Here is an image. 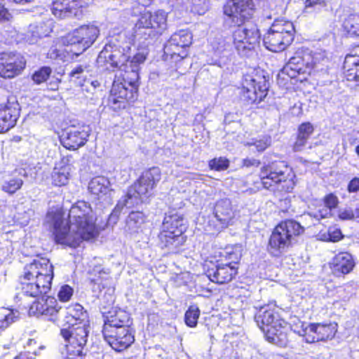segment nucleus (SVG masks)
Listing matches in <instances>:
<instances>
[{
	"instance_id": "52",
	"label": "nucleus",
	"mask_w": 359,
	"mask_h": 359,
	"mask_svg": "<svg viewBox=\"0 0 359 359\" xmlns=\"http://www.w3.org/2000/svg\"><path fill=\"white\" fill-rule=\"evenodd\" d=\"M348 191L350 193H355L359 191V177L353 178L348 185Z\"/></svg>"
},
{
	"instance_id": "22",
	"label": "nucleus",
	"mask_w": 359,
	"mask_h": 359,
	"mask_svg": "<svg viewBox=\"0 0 359 359\" xmlns=\"http://www.w3.org/2000/svg\"><path fill=\"white\" fill-rule=\"evenodd\" d=\"M213 267L206 271V274L210 280L218 284H224L230 282L238 273V269L223 262L212 264Z\"/></svg>"
},
{
	"instance_id": "61",
	"label": "nucleus",
	"mask_w": 359,
	"mask_h": 359,
	"mask_svg": "<svg viewBox=\"0 0 359 359\" xmlns=\"http://www.w3.org/2000/svg\"><path fill=\"white\" fill-rule=\"evenodd\" d=\"M32 0H14L15 2L16 3H28V2H30L32 1Z\"/></svg>"
},
{
	"instance_id": "58",
	"label": "nucleus",
	"mask_w": 359,
	"mask_h": 359,
	"mask_svg": "<svg viewBox=\"0 0 359 359\" xmlns=\"http://www.w3.org/2000/svg\"><path fill=\"white\" fill-rule=\"evenodd\" d=\"M304 332L305 333V340L306 339V338L311 339L312 337L315 335L313 332H311L309 331V325L306 328L305 330H304Z\"/></svg>"
},
{
	"instance_id": "2",
	"label": "nucleus",
	"mask_w": 359,
	"mask_h": 359,
	"mask_svg": "<svg viewBox=\"0 0 359 359\" xmlns=\"http://www.w3.org/2000/svg\"><path fill=\"white\" fill-rule=\"evenodd\" d=\"M253 11L252 0H231L224 6V14L238 25L233 32V43L238 53L243 56L250 55L259 45L261 38L255 24H243L252 17Z\"/></svg>"
},
{
	"instance_id": "45",
	"label": "nucleus",
	"mask_w": 359,
	"mask_h": 359,
	"mask_svg": "<svg viewBox=\"0 0 359 359\" xmlns=\"http://www.w3.org/2000/svg\"><path fill=\"white\" fill-rule=\"evenodd\" d=\"M170 53H164L166 57L170 56V59L175 62H180L187 55V51L186 49H175L171 48Z\"/></svg>"
},
{
	"instance_id": "27",
	"label": "nucleus",
	"mask_w": 359,
	"mask_h": 359,
	"mask_svg": "<svg viewBox=\"0 0 359 359\" xmlns=\"http://www.w3.org/2000/svg\"><path fill=\"white\" fill-rule=\"evenodd\" d=\"M192 43V35L188 30L182 29L174 33L164 46V53H170L171 48L186 49Z\"/></svg>"
},
{
	"instance_id": "60",
	"label": "nucleus",
	"mask_w": 359,
	"mask_h": 359,
	"mask_svg": "<svg viewBox=\"0 0 359 359\" xmlns=\"http://www.w3.org/2000/svg\"><path fill=\"white\" fill-rule=\"evenodd\" d=\"M15 359H29V358L25 353H20L19 355L16 356Z\"/></svg>"
},
{
	"instance_id": "12",
	"label": "nucleus",
	"mask_w": 359,
	"mask_h": 359,
	"mask_svg": "<svg viewBox=\"0 0 359 359\" xmlns=\"http://www.w3.org/2000/svg\"><path fill=\"white\" fill-rule=\"evenodd\" d=\"M167 14L163 11H158L154 13H144L135 25L137 36L146 34L154 36L165 29L167 26Z\"/></svg>"
},
{
	"instance_id": "8",
	"label": "nucleus",
	"mask_w": 359,
	"mask_h": 359,
	"mask_svg": "<svg viewBox=\"0 0 359 359\" xmlns=\"http://www.w3.org/2000/svg\"><path fill=\"white\" fill-rule=\"evenodd\" d=\"M304 231V227L294 220L282 222L276 226L269 238L268 251L273 256H279L296 242V238Z\"/></svg>"
},
{
	"instance_id": "36",
	"label": "nucleus",
	"mask_w": 359,
	"mask_h": 359,
	"mask_svg": "<svg viewBox=\"0 0 359 359\" xmlns=\"http://www.w3.org/2000/svg\"><path fill=\"white\" fill-rule=\"evenodd\" d=\"M344 27L351 35L359 36V14L350 15L344 22Z\"/></svg>"
},
{
	"instance_id": "41",
	"label": "nucleus",
	"mask_w": 359,
	"mask_h": 359,
	"mask_svg": "<svg viewBox=\"0 0 359 359\" xmlns=\"http://www.w3.org/2000/svg\"><path fill=\"white\" fill-rule=\"evenodd\" d=\"M93 271L95 273L97 272L100 274V276L97 278H93L90 279L92 290L93 292L94 293V296L99 297V294L101 293L102 290L104 287L102 285V280L104 279V278L102 277L101 275L103 274L107 276V273L102 271V270H101L100 267L97 269H93Z\"/></svg>"
},
{
	"instance_id": "54",
	"label": "nucleus",
	"mask_w": 359,
	"mask_h": 359,
	"mask_svg": "<svg viewBox=\"0 0 359 359\" xmlns=\"http://www.w3.org/2000/svg\"><path fill=\"white\" fill-rule=\"evenodd\" d=\"M83 351L72 352L67 351V356L65 359H83Z\"/></svg>"
},
{
	"instance_id": "18",
	"label": "nucleus",
	"mask_w": 359,
	"mask_h": 359,
	"mask_svg": "<svg viewBox=\"0 0 359 359\" xmlns=\"http://www.w3.org/2000/svg\"><path fill=\"white\" fill-rule=\"evenodd\" d=\"M26 61L19 53H0V76L6 79L13 78L21 73L25 67Z\"/></svg>"
},
{
	"instance_id": "39",
	"label": "nucleus",
	"mask_w": 359,
	"mask_h": 359,
	"mask_svg": "<svg viewBox=\"0 0 359 359\" xmlns=\"http://www.w3.org/2000/svg\"><path fill=\"white\" fill-rule=\"evenodd\" d=\"M22 184L23 180L22 179L11 178L4 182L1 189L9 194H13L22 187Z\"/></svg>"
},
{
	"instance_id": "30",
	"label": "nucleus",
	"mask_w": 359,
	"mask_h": 359,
	"mask_svg": "<svg viewBox=\"0 0 359 359\" xmlns=\"http://www.w3.org/2000/svg\"><path fill=\"white\" fill-rule=\"evenodd\" d=\"M160 245L162 248H168L170 250H175L182 245L184 241L183 235L174 233L173 231H167L162 229L158 235Z\"/></svg>"
},
{
	"instance_id": "19",
	"label": "nucleus",
	"mask_w": 359,
	"mask_h": 359,
	"mask_svg": "<svg viewBox=\"0 0 359 359\" xmlns=\"http://www.w3.org/2000/svg\"><path fill=\"white\" fill-rule=\"evenodd\" d=\"M86 2L83 0H54L52 4V13L59 19L74 17L80 18L83 15V8Z\"/></svg>"
},
{
	"instance_id": "28",
	"label": "nucleus",
	"mask_w": 359,
	"mask_h": 359,
	"mask_svg": "<svg viewBox=\"0 0 359 359\" xmlns=\"http://www.w3.org/2000/svg\"><path fill=\"white\" fill-rule=\"evenodd\" d=\"M130 318L127 312L121 309L109 311L105 316L102 330L121 327H129Z\"/></svg>"
},
{
	"instance_id": "56",
	"label": "nucleus",
	"mask_w": 359,
	"mask_h": 359,
	"mask_svg": "<svg viewBox=\"0 0 359 359\" xmlns=\"http://www.w3.org/2000/svg\"><path fill=\"white\" fill-rule=\"evenodd\" d=\"M260 164L259 161L255 158H246L243 160V165L245 167L255 166L258 167Z\"/></svg>"
},
{
	"instance_id": "62",
	"label": "nucleus",
	"mask_w": 359,
	"mask_h": 359,
	"mask_svg": "<svg viewBox=\"0 0 359 359\" xmlns=\"http://www.w3.org/2000/svg\"><path fill=\"white\" fill-rule=\"evenodd\" d=\"M355 151L358 156L359 157V144L355 147Z\"/></svg>"
},
{
	"instance_id": "15",
	"label": "nucleus",
	"mask_w": 359,
	"mask_h": 359,
	"mask_svg": "<svg viewBox=\"0 0 359 359\" xmlns=\"http://www.w3.org/2000/svg\"><path fill=\"white\" fill-rule=\"evenodd\" d=\"M242 97L248 104L261 102L267 95L269 83L264 76L247 75L242 83Z\"/></svg>"
},
{
	"instance_id": "5",
	"label": "nucleus",
	"mask_w": 359,
	"mask_h": 359,
	"mask_svg": "<svg viewBox=\"0 0 359 359\" xmlns=\"http://www.w3.org/2000/svg\"><path fill=\"white\" fill-rule=\"evenodd\" d=\"M161 180V171L158 168H151L144 171L128 190L127 194L120 199L109 219H116L124 207L132 208L144 203L152 194V191Z\"/></svg>"
},
{
	"instance_id": "55",
	"label": "nucleus",
	"mask_w": 359,
	"mask_h": 359,
	"mask_svg": "<svg viewBox=\"0 0 359 359\" xmlns=\"http://www.w3.org/2000/svg\"><path fill=\"white\" fill-rule=\"evenodd\" d=\"M11 18V14L6 8L0 4V21H8Z\"/></svg>"
},
{
	"instance_id": "53",
	"label": "nucleus",
	"mask_w": 359,
	"mask_h": 359,
	"mask_svg": "<svg viewBox=\"0 0 359 359\" xmlns=\"http://www.w3.org/2000/svg\"><path fill=\"white\" fill-rule=\"evenodd\" d=\"M331 215V210L327 208L319 210L318 212L314 215L318 219L329 217Z\"/></svg>"
},
{
	"instance_id": "34",
	"label": "nucleus",
	"mask_w": 359,
	"mask_h": 359,
	"mask_svg": "<svg viewBox=\"0 0 359 359\" xmlns=\"http://www.w3.org/2000/svg\"><path fill=\"white\" fill-rule=\"evenodd\" d=\"M92 71V65L90 63L77 65L69 73L72 81L78 83L81 79L86 77Z\"/></svg>"
},
{
	"instance_id": "11",
	"label": "nucleus",
	"mask_w": 359,
	"mask_h": 359,
	"mask_svg": "<svg viewBox=\"0 0 359 359\" xmlns=\"http://www.w3.org/2000/svg\"><path fill=\"white\" fill-rule=\"evenodd\" d=\"M320 53H313L306 51H298L292 57L283 69V73L290 78H295L297 75L310 74L311 70L317 62H319Z\"/></svg>"
},
{
	"instance_id": "17",
	"label": "nucleus",
	"mask_w": 359,
	"mask_h": 359,
	"mask_svg": "<svg viewBox=\"0 0 359 359\" xmlns=\"http://www.w3.org/2000/svg\"><path fill=\"white\" fill-rule=\"evenodd\" d=\"M102 333L106 341L117 352L128 348L135 340L128 327L110 328L102 330Z\"/></svg>"
},
{
	"instance_id": "37",
	"label": "nucleus",
	"mask_w": 359,
	"mask_h": 359,
	"mask_svg": "<svg viewBox=\"0 0 359 359\" xmlns=\"http://www.w3.org/2000/svg\"><path fill=\"white\" fill-rule=\"evenodd\" d=\"M223 255L224 259L221 262L226 263V264L235 266L238 269V264L241 258V253L239 250L236 249L235 250H226Z\"/></svg>"
},
{
	"instance_id": "24",
	"label": "nucleus",
	"mask_w": 359,
	"mask_h": 359,
	"mask_svg": "<svg viewBox=\"0 0 359 359\" xmlns=\"http://www.w3.org/2000/svg\"><path fill=\"white\" fill-rule=\"evenodd\" d=\"M355 266L352 255L346 252L335 255L332 264V270L337 276L349 273Z\"/></svg>"
},
{
	"instance_id": "42",
	"label": "nucleus",
	"mask_w": 359,
	"mask_h": 359,
	"mask_svg": "<svg viewBox=\"0 0 359 359\" xmlns=\"http://www.w3.org/2000/svg\"><path fill=\"white\" fill-rule=\"evenodd\" d=\"M51 72L50 67H43L33 74L32 79L36 83L40 84L48 79Z\"/></svg>"
},
{
	"instance_id": "50",
	"label": "nucleus",
	"mask_w": 359,
	"mask_h": 359,
	"mask_svg": "<svg viewBox=\"0 0 359 359\" xmlns=\"http://www.w3.org/2000/svg\"><path fill=\"white\" fill-rule=\"evenodd\" d=\"M172 6L176 7L184 8L186 10L191 8L193 4H194V0H171Z\"/></svg>"
},
{
	"instance_id": "29",
	"label": "nucleus",
	"mask_w": 359,
	"mask_h": 359,
	"mask_svg": "<svg viewBox=\"0 0 359 359\" xmlns=\"http://www.w3.org/2000/svg\"><path fill=\"white\" fill-rule=\"evenodd\" d=\"M309 331L315 335L311 339L306 338V341L307 343L331 339L337 332V324H311L309 325Z\"/></svg>"
},
{
	"instance_id": "14",
	"label": "nucleus",
	"mask_w": 359,
	"mask_h": 359,
	"mask_svg": "<svg viewBox=\"0 0 359 359\" xmlns=\"http://www.w3.org/2000/svg\"><path fill=\"white\" fill-rule=\"evenodd\" d=\"M90 331L89 321L79 322L61 329L60 334L67 342V351H83Z\"/></svg>"
},
{
	"instance_id": "59",
	"label": "nucleus",
	"mask_w": 359,
	"mask_h": 359,
	"mask_svg": "<svg viewBox=\"0 0 359 359\" xmlns=\"http://www.w3.org/2000/svg\"><path fill=\"white\" fill-rule=\"evenodd\" d=\"M280 206H282L283 203H284L285 208H287V206L290 205V201L287 198H285L284 199H280Z\"/></svg>"
},
{
	"instance_id": "3",
	"label": "nucleus",
	"mask_w": 359,
	"mask_h": 359,
	"mask_svg": "<svg viewBox=\"0 0 359 359\" xmlns=\"http://www.w3.org/2000/svg\"><path fill=\"white\" fill-rule=\"evenodd\" d=\"M144 50L137 53L131 60H128V69L126 74L116 76L109 97V103L114 109L125 107L126 102H133L137 97L139 65L147 58Z\"/></svg>"
},
{
	"instance_id": "21",
	"label": "nucleus",
	"mask_w": 359,
	"mask_h": 359,
	"mask_svg": "<svg viewBox=\"0 0 359 359\" xmlns=\"http://www.w3.org/2000/svg\"><path fill=\"white\" fill-rule=\"evenodd\" d=\"M90 135L88 126H83L79 128H70L62 139V144L68 149L76 150L83 146Z\"/></svg>"
},
{
	"instance_id": "31",
	"label": "nucleus",
	"mask_w": 359,
	"mask_h": 359,
	"mask_svg": "<svg viewBox=\"0 0 359 359\" xmlns=\"http://www.w3.org/2000/svg\"><path fill=\"white\" fill-rule=\"evenodd\" d=\"M313 131V126L309 122L303 123L299 125L296 140L293 144V151L295 152L302 151Z\"/></svg>"
},
{
	"instance_id": "40",
	"label": "nucleus",
	"mask_w": 359,
	"mask_h": 359,
	"mask_svg": "<svg viewBox=\"0 0 359 359\" xmlns=\"http://www.w3.org/2000/svg\"><path fill=\"white\" fill-rule=\"evenodd\" d=\"M41 29V24L40 26L33 25H30L28 34L27 35V41L29 43H35L38 39L41 38L43 36H46L47 34L42 32Z\"/></svg>"
},
{
	"instance_id": "49",
	"label": "nucleus",
	"mask_w": 359,
	"mask_h": 359,
	"mask_svg": "<svg viewBox=\"0 0 359 359\" xmlns=\"http://www.w3.org/2000/svg\"><path fill=\"white\" fill-rule=\"evenodd\" d=\"M324 203L325 205V208L330 209V210L333 208H335L339 203L338 198L334 195L333 194H330L325 197Z\"/></svg>"
},
{
	"instance_id": "1",
	"label": "nucleus",
	"mask_w": 359,
	"mask_h": 359,
	"mask_svg": "<svg viewBox=\"0 0 359 359\" xmlns=\"http://www.w3.org/2000/svg\"><path fill=\"white\" fill-rule=\"evenodd\" d=\"M70 224L60 208L51 209L46 215L48 224L57 243L76 248L83 240L95 236V229L93 210L85 201H78L69 210Z\"/></svg>"
},
{
	"instance_id": "32",
	"label": "nucleus",
	"mask_w": 359,
	"mask_h": 359,
	"mask_svg": "<svg viewBox=\"0 0 359 359\" xmlns=\"http://www.w3.org/2000/svg\"><path fill=\"white\" fill-rule=\"evenodd\" d=\"M144 222V215L142 212H132L126 219L125 230L130 233H137Z\"/></svg>"
},
{
	"instance_id": "25",
	"label": "nucleus",
	"mask_w": 359,
	"mask_h": 359,
	"mask_svg": "<svg viewBox=\"0 0 359 359\" xmlns=\"http://www.w3.org/2000/svg\"><path fill=\"white\" fill-rule=\"evenodd\" d=\"M215 216L222 226H227L233 223L235 213L229 199H222L217 202L215 207Z\"/></svg>"
},
{
	"instance_id": "4",
	"label": "nucleus",
	"mask_w": 359,
	"mask_h": 359,
	"mask_svg": "<svg viewBox=\"0 0 359 359\" xmlns=\"http://www.w3.org/2000/svg\"><path fill=\"white\" fill-rule=\"evenodd\" d=\"M53 269L48 259L39 258L26 264L19 277L22 294L37 297L50 290Z\"/></svg>"
},
{
	"instance_id": "44",
	"label": "nucleus",
	"mask_w": 359,
	"mask_h": 359,
	"mask_svg": "<svg viewBox=\"0 0 359 359\" xmlns=\"http://www.w3.org/2000/svg\"><path fill=\"white\" fill-rule=\"evenodd\" d=\"M78 84L81 86L83 91L90 93L92 95H94L96 93L97 88L100 86V83L97 80H84L83 83L81 81H78Z\"/></svg>"
},
{
	"instance_id": "47",
	"label": "nucleus",
	"mask_w": 359,
	"mask_h": 359,
	"mask_svg": "<svg viewBox=\"0 0 359 359\" xmlns=\"http://www.w3.org/2000/svg\"><path fill=\"white\" fill-rule=\"evenodd\" d=\"M73 294V290L72 288L67 285H63L61 287L59 292H58V298L62 302H67L70 299Z\"/></svg>"
},
{
	"instance_id": "6",
	"label": "nucleus",
	"mask_w": 359,
	"mask_h": 359,
	"mask_svg": "<svg viewBox=\"0 0 359 359\" xmlns=\"http://www.w3.org/2000/svg\"><path fill=\"white\" fill-rule=\"evenodd\" d=\"M29 313L44 316L49 320L55 321L58 316L62 318L65 325L72 326L79 322L89 321L86 311L80 304L71 305L62 309L55 297H47L34 302L29 308Z\"/></svg>"
},
{
	"instance_id": "64",
	"label": "nucleus",
	"mask_w": 359,
	"mask_h": 359,
	"mask_svg": "<svg viewBox=\"0 0 359 359\" xmlns=\"http://www.w3.org/2000/svg\"><path fill=\"white\" fill-rule=\"evenodd\" d=\"M5 320H8V316L7 315L5 316Z\"/></svg>"
},
{
	"instance_id": "33",
	"label": "nucleus",
	"mask_w": 359,
	"mask_h": 359,
	"mask_svg": "<svg viewBox=\"0 0 359 359\" xmlns=\"http://www.w3.org/2000/svg\"><path fill=\"white\" fill-rule=\"evenodd\" d=\"M359 60L354 56L347 55L345 57L344 69L347 72V79L349 81H357L358 78V66Z\"/></svg>"
},
{
	"instance_id": "43",
	"label": "nucleus",
	"mask_w": 359,
	"mask_h": 359,
	"mask_svg": "<svg viewBox=\"0 0 359 359\" xmlns=\"http://www.w3.org/2000/svg\"><path fill=\"white\" fill-rule=\"evenodd\" d=\"M229 161L226 158L219 157L215 158L209 162V166L212 170L217 171L224 170L228 168Z\"/></svg>"
},
{
	"instance_id": "9",
	"label": "nucleus",
	"mask_w": 359,
	"mask_h": 359,
	"mask_svg": "<svg viewBox=\"0 0 359 359\" xmlns=\"http://www.w3.org/2000/svg\"><path fill=\"white\" fill-rule=\"evenodd\" d=\"M294 36V27L292 22L276 19L264 35L263 42L268 50L276 53L280 52L292 42Z\"/></svg>"
},
{
	"instance_id": "63",
	"label": "nucleus",
	"mask_w": 359,
	"mask_h": 359,
	"mask_svg": "<svg viewBox=\"0 0 359 359\" xmlns=\"http://www.w3.org/2000/svg\"><path fill=\"white\" fill-rule=\"evenodd\" d=\"M356 217H359V207L355 209Z\"/></svg>"
},
{
	"instance_id": "10",
	"label": "nucleus",
	"mask_w": 359,
	"mask_h": 359,
	"mask_svg": "<svg viewBox=\"0 0 359 359\" xmlns=\"http://www.w3.org/2000/svg\"><path fill=\"white\" fill-rule=\"evenodd\" d=\"M260 177L265 189L275 193H289L292 191L294 182L282 170H278L274 164L264 166Z\"/></svg>"
},
{
	"instance_id": "48",
	"label": "nucleus",
	"mask_w": 359,
	"mask_h": 359,
	"mask_svg": "<svg viewBox=\"0 0 359 359\" xmlns=\"http://www.w3.org/2000/svg\"><path fill=\"white\" fill-rule=\"evenodd\" d=\"M356 216L355 211L351 208H341L339 210L338 217L341 220H351Z\"/></svg>"
},
{
	"instance_id": "16",
	"label": "nucleus",
	"mask_w": 359,
	"mask_h": 359,
	"mask_svg": "<svg viewBox=\"0 0 359 359\" xmlns=\"http://www.w3.org/2000/svg\"><path fill=\"white\" fill-rule=\"evenodd\" d=\"M100 34L98 27L93 25H82L67 34L62 42L66 45L78 46L81 53L90 47Z\"/></svg>"
},
{
	"instance_id": "38",
	"label": "nucleus",
	"mask_w": 359,
	"mask_h": 359,
	"mask_svg": "<svg viewBox=\"0 0 359 359\" xmlns=\"http://www.w3.org/2000/svg\"><path fill=\"white\" fill-rule=\"evenodd\" d=\"M199 316L200 310L195 305L190 306L189 309L186 311L184 316L187 325L190 327H196Z\"/></svg>"
},
{
	"instance_id": "35",
	"label": "nucleus",
	"mask_w": 359,
	"mask_h": 359,
	"mask_svg": "<svg viewBox=\"0 0 359 359\" xmlns=\"http://www.w3.org/2000/svg\"><path fill=\"white\" fill-rule=\"evenodd\" d=\"M52 183L55 186H64L69 180V172L65 167L55 168L52 172Z\"/></svg>"
},
{
	"instance_id": "20",
	"label": "nucleus",
	"mask_w": 359,
	"mask_h": 359,
	"mask_svg": "<svg viewBox=\"0 0 359 359\" xmlns=\"http://www.w3.org/2000/svg\"><path fill=\"white\" fill-rule=\"evenodd\" d=\"M20 107L15 97H9L6 104H0V133L13 128L19 117Z\"/></svg>"
},
{
	"instance_id": "13",
	"label": "nucleus",
	"mask_w": 359,
	"mask_h": 359,
	"mask_svg": "<svg viewBox=\"0 0 359 359\" xmlns=\"http://www.w3.org/2000/svg\"><path fill=\"white\" fill-rule=\"evenodd\" d=\"M129 57L124 53V48L107 44L98 55L97 63L99 67L110 69L118 68L128 72Z\"/></svg>"
},
{
	"instance_id": "26",
	"label": "nucleus",
	"mask_w": 359,
	"mask_h": 359,
	"mask_svg": "<svg viewBox=\"0 0 359 359\" xmlns=\"http://www.w3.org/2000/svg\"><path fill=\"white\" fill-rule=\"evenodd\" d=\"M162 229L173 231L174 233L178 235H182L186 229L184 217L175 210L169 211L165 214Z\"/></svg>"
},
{
	"instance_id": "7",
	"label": "nucleus",
	"mask_w": 359,
	"mask_h": 359,
	"mask_svg": "<svg viewBox=\"0 0 359 359\" xmlns=\"http://www.w3.org/2000/svg\"><path fill=\"white\" fill-rule=\"evenodd\" d=\"M255 320L268 341L280 347L287 346V323L280 317L275 306H262L255 314Z\"/></svg>"
},
{
	"instance_id": "23",
	"label": "nucleus",
	"mask_w": 359,
	"mask_h": 359,
	"mask_svg": "<svg viewBox=\"0 0 359 359\" xmlns=\"http://www.w3.org/2000/svg\"><path fill=\"white\" fill-rule=\"evenodd\" d=\"M88 189L94 195L105 196L107 203H111L114 191L108 178L103 176L93 178L88 184Z\"/></svg>"
},
{
	"instance_id": "57",
	"label": "nucleus",
	"mask_w": 359,
	"mask_h": 359,
	"mask_svg": "<svg viewBox=\"0 0 359 359\" xmlns=\"http://www.w3.org/2000/svg\"><path fill=\"white\" fill-rule=\"evenodd\" d=\"M325 3V0H306L305 8L308 9L310 7H313L316 5H321Z\"/></svg>"
},
{
	"instance_id": "51",
	"label": "nucleus",
	"mask_w": 359,
	"mask_h": 359,
	"mask_svg": "<svg viewBox=\"0 0 359 359\" xmlns=\"http://www.w3.org/2000/svg\"><path fill=\"white\" fill-rule=\"evenodd\" d=\"M328 240L332 242L339 241L342 238L341 231L337 229H330L328 231Z\"/></svg>"
},
{
	"instance_id": "46",
	"label": "nucleus",
	"mask_w": 359,
	"mask_h": 359,
	"mask_svg": "<svg viewBox=\"0 0 359 359\" xmlns=\"http://www.w3.org/2000/svg\"><path fill=\"white\" fill-rule=\"evenodd\" d=\"M249 146L254 145L258 151H263L271 144V138L269 137H264L262 140H256L253 142H248Z\"/></svg>"
}]
</instances>
